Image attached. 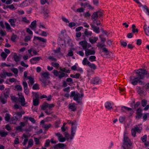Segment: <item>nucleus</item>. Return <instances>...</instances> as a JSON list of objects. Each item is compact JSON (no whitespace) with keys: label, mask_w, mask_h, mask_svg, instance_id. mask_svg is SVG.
<instances>
[{"label":"nucleus","mask_w":149,"mask_h":149,"mask_svg":"<svg viewBox=\"0 0 149 149\" xmlns=\"http://www.w3.org/2000/svg\"><path fill=\"white\" fill-rule=\"evenodd\" d=\"M96 57L95 56L93 55L89 57L88 60L89 61L92 62L95 61H96Z\"/></svg>","instance_id":"nucleus-44"},{"label":"nucleus","mask_w":149,"mask_h":149,"mask_svg":"<svg viewBox=\"0 0 149 149\" xmlns=\"http://www.w3.org/2000/svg\"><path fill=\"white\" fill-rule=\"evenodd\" d=\"M25 113V112L24 111H22L20 112L18 111L16 112V114L19 117L21 118L22 117V115L24 114Z\"/></svg>","instance_id":"nucleus-42"},{"label":"nucleus","mask_w":149,"mask_h":149,"mask_svg":"<svg viewBox=\"0 0 149 149\" xmlns=\"http://www.w3.org/2000/svg\"><path fill=\"white\" fill-rule=\"evenodd\" d=\"M52 126V125L50 124H44L42 125V127L45 128V130H47L49 128H50Z\"/></svg>","instance_id":"nucleus-32"},{"label":"nucleus","mask_w":149,"mask_h":149,"mask_svg":"<svg viewBox=\"0 0 149 149\" xmlns=\"http://www.w3.org/2000/svg\"><path fill=\"white\" fill-rule=\"evenodd\" d=\"M87 30V29H86L85 30V31L84 32V35L88 37L91 36L92 34V32L91 31H88Z\"/></svg>","instance_id":"nucleus-37"},{"label":"nucleus","mask_w":149,"mask_h":149,"mask_svg":"<svg viewBox=\"0 0 149 149\" xmlns=\"http://www.w3.org/2000/svg\"><path fill=\"white\" fill-rule=\"evenodd\" d=\"M17 37V35L13 34L11 36V39L12 41L15 42L16 41Z\"/></svg>","instance_id":"nucleus-50"},{"label":"nucleus","mask_w":149,"mask_h":149,"mask_svg":"<svg viewBox=\"0 0 149 149\" xmlns=\"http://www.w3.org/2000/svg\"><path fill=\"white\" fill-rule=\"evenodd\" d=\"M76 127H72L71 128V136H74L76 132Z\"/></svg>","instance_id":"nucleus-38"},{"label":"nucleus","mask_w":149,"mask_h":149,"mask_svg":"<svg viewBox=\"0 0 149 149\" xmlns=\"http://www.w3.org/2000/svg\"><path fill=\"white\" fill-rule=\"evenodd\" d=\"M41 59V57L38 56L32 58L30 60V61L32 64H33L34 63L32 62L33 61H38Z\"/></svg>","instance_id":"nucleus-30"},{"label":"nucleus","mask_w":149,"mask_h":149,"mask_svg":"<svg viewBox=\"0 0 149 149\" xmlns=\"http://www.w3.org/2000/svg\"><path fill=\"white\" fill-rule=\"evenodd\" d=\"M89 62H90L88 61L87 59L86 58H84L83 59L82 61V63L84 65H85L86 64L88 65Z\"/></svg>","instance_id":"nucleus-43"},{"label":"nucleus","mask_w":149,"mask_h":149,"mask_svg":"<svg viewBox=\"0 0 149 149\" xmlns=\"http://www.w3.org/2000/svg\"><path fill=\"white\" fill-rule=\"evenodd\" d=\"M11 70L14 73L15 77L18 76V70L17 69L15 68H12L11 69Z\"/></svg>","instance_id":"nucleus-36"},{"label":"nucleus","mask_w":149,"mask_h":149,"mask_svg":"<svg viewBox=\"0 0 149 149\" xmlns=\"http://www.w3.org/2000/svg\"><path fill=\"white\" fill-rule=\"evenodd\" d=\"M8 132H2L0 131V135L1 137H4L7 135Z\"/></svg>","instance_id":"nucleus-45"},{"label":"nucleus","mask_w":149,"mask_h":149,"mask_svg":"<svg viewBox=\"0 0 149 149\" xmlns=\"http://www.w3.org/2000/svg\"><path fill=\"white\" fill-rule=\"evenodd\" d=\"M10 115L9 113H6L5 115L4 119L6 121L9 122L10 119Z\"/></svg>","instance_id":"nucleus-34"},{"label":"nucleus","mask_w":149,"mask_h":149,"mask_svg":"<svg viewBox=\"0 0 149 149\" xmlns=\"http://www.w3.org/2000/svg\"><path fill=\"white\" fill-rule=\"evenodd\" d=\"M48 59L50 60L55 62H56L57 61V59L55 58L54 57L51 56H49Z\"/></svg>","instance_id":"nucleus-58"},{"label":"nucleus","mask_w":149,"mask_h":149,"mask_svg":"<svg viewBox=\"0 0 149 149\" xmlns=\"http://www.w3.org/2000/svg\"><path fill=\"white\" fill-rule=\"evenodd\" d=\"M98 38L95 37H92L91 38H90L89 40L90 42L92 44H93L96 42Z\"/></svg>","instance_id":"nucleus-20"},{"label":"nucleus","mask_w":149,"mask_h":149,"mask_svg":"<svg viewBox=\"0 0 149 149\" xmlns=\"http://www.w3.org/2000/svg\"><path fill=\"white\" fill-rule=\"evenodd\" d=\"M61 48L60 47H59L57 49L54 50V52L55 53H59L60 54L62 55V54L61 53Z\"/></svg>","instance_id":"nucleus-60"},{"label":"nucleus","mask_w":149,"mask_h":149,"mask_svg":"<svg viewBox=\"0 0 149 149\" xmlns=\"http://www.w3.org/2000/svg\"><path fill=\"white\" fill-rule=\"evenodd\" d=\"M29 27L31 28L32 30H35L36 27V21L35 20L33 21L29 26Z\"/></svg>","instance_id":"nucleus-22"},{"label":"nucleus","mask_w":149,"mask_h":149,"mask_svg":"<svg viewBox=\"0 0 149 149\" xmlns=\"http://www.w3.org/2000/svg\"><path fill=\"white\" fill-rule=\"evenodd\" d=\"M95 53V51L94 50L86 49L85 50V54L86 56L91 55H94Z\"/></svg>","instance_id":"nucleus-11"},{"label":"nucleus","mask_w":149,"mask_h":149,"mask_svg":"<svg viewBox=\"0 0 149 149\" xmlns=\"http://www.w3.org/2000/svg\"><path fill=\"white\" fill-rule=\"evenodd\" d=\"M124 109L128 111L127 113H129L130 116H131L133 113V111L131 108L125 106H123L121 109L122 111L123 112H126Z\"/></svg>","instance_id":"nucleus-10"},{"label":"nucleus","mask_w":149,"mask_h":149,"mask_svg":"<svg viewBox=\"0 0 149 149\" xmlns=\"http://www.w3.org/2000/svg\"><path fill=\"white\" fill-rule=\"evenodd\" d=\"M142 129V128L141 127H139L137 125H136L133 128L131 129L132 135L134 137H136V132L140 133L141 132Z\"/></svg>","instance_id":"nucleus-4"},{"label":"nucleus","mask_w":149,"mask_h":149,"mask_svg":"<svg viewBox=\"0 0 149 149\" xmlns=\"http://www.w3.org/2000/svg\"><path fill=\"white\" fill-rule=\"evenodd\" d=\"M104 106L107 110H110L112 109V106L111 103L109 102H106L105 103Z\"/></svg>","instance_id":"nucleus-16"},{"label":"nucleus","mask_w":149,"mask_h":149,"mask_svg":"<svg viewBox=\"0 0 149 149\" xmlns=\"http://www.w3.org/2000/svg\"><path fill=\"white\" fill-rule=\"evenodd\" d=\"M79 44L82 47L83 49L85 50L87 49V42L86 40L82 41L79 42Z\"/></svg>","instance_id":"nucleus-14"},{"label":"nucleus","mask_w":149,"mask_h":149,"mask_svg":"<svg viewBox=\"0 0 149 149\" xmlns=\"http://www.w3.org/2000/svg\"><path fill=\"white\" fill-rule=\"evenodd\" d=\"M35 99H33V104L34 106H37L39 104V101L38 99V97L36 95H35Z\"/></svg>","instance_id":"nucleus-18"},{"label":"nucleus","mask_w":149,"mask_h":149,"mask_svg":"<svg viewBox=\"0 0 149 149\" xmlns=\"http://www.w3.org/2000/svg\"><path fill=\"white\" fill-rule=\"evenodd\" d=\"M50 141L49 139H47L46 141V142L45 144V147H47L49 146V143Z\"/></svg>","instance_id":"nucleus-52"},{"label":"nucleus","mask_w":149,"mask_h":149,"mask_svg":"<svg viewBox=\"0 0 149 149\" xmlns=\"http://www.w3.org/2000/svg\"><path fill=\"white\" fill-rule=\"evenodd\" d=\"M132 143L129 138L124 134L123 138V144L122 146L124 149H130Z\"/></svg>","instance_id":"nucleus-3"},{"label":"nucleus","mask_w":149,"mask_h":149,"mask_svg":"<svg viewBox=\"0 0 149 149\" xmlns=\"http://www.w3.org/2000/svg\"><path fill=\"white\" fill-rule=\"evenodd\" d=\"M141 139L143 142H146L147 140L146 135H145L143 136L141 138Z\"/></svg>","instance_id":"nucleus-55"},{"label":"nucleus","mask_w":149,"mask_h":149,"mask_svg":"<svg viewBox=\"0 0 149 149\" xmlns=\"http://www.w3.org/2000/svg\"><path fill=\"white\" fill-rule=\"evenodd\" d=\"M103 13L101 10H99L93 13L92 15V18L95 19L100 18L103 16Z\"/></svg>","instance_id":"nucleus-8"},{"label":"nucleus","mask_w":149,"mask_h":149,"mask_svg":"<svg viewBox=\"0 0 149 149\" xmlns=\"http://www.w3.org/2000/svg\"><path fill=\"white\" fill-rule=\"evenodd\" d=\"M52 65L55 68H58L59 66V64L57 63L52 62Z\"/></svg>","instance_id":"nucleus-57"},{"label":"nucleus","mask_w":149,"mask_h":149,"mask_svg":"<svg viewBox=\"0 0 149 149\" xmlns=\"http://www.w3.org/2000/svg\"><path fill=\"white\" fill-rule=\"evenodd\" d=\"M1 56L3 58L5 59L7 56V55L5 52H3L1 53Z\"/></svg>","instance_id":"nucleus-59"},{"label":"nucleus","mask_w":149,"mask_h":149,"mask_svg":"<svg viewBox=\"0 0 149 149\" xmlns=\"http://www.w3.org/2000/svg\"><path fill=\"white\" fill-rule=\"evenodd\" d=\"M17 19L14 18L8 19V22L10 23V25L14 27L16 26L15 23Z\"/></svg>","instance_id":"nucleus-15"},{"label":"nucleus","mask_w":149,"mask_h":149,"mask_svg":"<svg viewBox=\"0 0 149 149\" xmlns=\"http://www.w3.org/2000/svg\"><path fill=\"white\" fill-rule=\"evenodd\" d=\"M39 9L38 11V13H40L43 14V15L46 17H48V14L49 13V11L47 9H45L44 7L40 6L39 7Z\"/></svg>","instance_id":"nucleus-6"},{"label":"nucleus","mask_w":149,"mask_h":149,"mask_svg":"<svg viewBox=\"0 0 149 149\" xmlns=\"http://www.w3.org/2000/svg\"><path fill=\"white\" fill-rule=\"evenodd\" d=\"M26 31L30 34V36H32L33 33L32 31L29 28H26Z\"/></svg>","instance_id":"nucleus-62"},{"label":"nucleus","mask_w":149,"mask_h":149,"mask_svg":"<svg viewBox=\"0 0 149 149\" xmlns=\"http://www.w3.org/2000/svg\"><path fill=\"white\" fill-rule=\"evenodd\" d=\"M68 109L71 111H75L77 108L76 104L74 103H72L70 104L68 106Z\"/></svg>","instance_id":"nucleus-13"},{"label":"nucleus","mask_w":149,"mask_h":149,"mask_svg":"<svg viewBox=\"0 0 149 149\" xmlns=\"http://www.w3.org/2000/svg\"><path fill=\"white\" fill-rule=\"evenodd\" d=\"M34 39H36L40 42L44 43H46L47 42V40L46 39L39 37L35 36L34 37Z\"/></svg>","instance_id":"nucleus-19"},{"label":"nucleus","mask_w":149,"mask_h":149,"mask_svg":"<svg viewBox=\"0 0 149 149\" xmlns=\"http://www.w3.org/2000/svg\"><path fill=\"white\" fill-rule=\"evenodd\" d=\"M76 25V24L74 22H70L69 23L68 26L70 28Z\"/></svg>","instance_id":"nucleus-64"},{"label":"nucleus","mask_w":149,"mask_h":149,"mask_svg":"<svg viewBox=\"0 0 149 149\" xmlns=\"http://www.w3.org/2000/svg\"><path fill=\"white\" fill-rule=\"evenodd\" d=\"M56 134L58 137V139L60 142H63L65 141V138L63 137V135L59 133H57Z\"/></svg>","instance_id":"nucleus-12"},{"label":"nucleus","mask_w":149,"mask_h":149,"mask_svg":"<svg viewBox=\"0 0 149 149\" xmlns=\"http://www.w3.org/2000/svg\"><path fill=\"white\" fill-rule=\"evenodd\" d=\"M91 19L93 21V23L96 24L97 25H99L100 24V22L99 20H97V18L95 19H93L92 18V16H91Z\"/></svg>","instance_id":"nucleus-40"},{"label":"nucleus","mask_w":149,"mask_h":149,"mask_svg":"<svg viewBox=\"0 0 149 149\" xmlns=\"http://www.w3.org/2000/svg\"><path fill=\"white\" fill-rule=\"evenodd\" d=\"M47 107H48V104L46 102L43 103L41 106V109L43 110H45Z\"/></svg>","instance_id":"nucleus-46"},{"label":"nucleus","mask_w":149,"mask_h":149,"mask_svg":"<svg viewBox=\"0 0 149 149\" xmlns=\"http://www.w3.org/2000/svg\"><path fill=\"white\" fill-rule=\"evenodd\" d=\"M33 90H38L39 89V85L38 84H34L32 87Z\"/></svg>","instance_id":"nucleus-53"},{"label":"nucleus","mask_w":149,"mask_h":149,"mask_svg":"<svg viewBox=\"0 0 149 149\" xmlns=\"http://www.w3.org/2000/svg\"><path fill=\"white\" fill-rule=\"evenodd\" d=\"M92 82L93 84H98L99 83L101 82V81L99 78L98 77H95L92 81Z\"/></svg>","instance_id":"nucleus-17"},{"label":"nucleus","mask_w":149,"mask_h":149,"mask_svg":"<svg viewBox=\"0 0 149 149\" xmlns=\"http://www.w3.org/2000/svg\"><path fill=\"white\" fill-rule=\"evenodd\" d=\"M147 103V101L145 99L141 101V105L143 107L146 106Z\"/></svg>","instance_id":"nucleus-51"},{"label":"nucleus","mask_w":149,"mask_h":149,"mask_svg":"<svg viewBox=\"0 0 149 149\" xmlns=\"http://www.w3.org/2000/svg\"><path fill=\"white\" fill-rule=\"evenodd\" d=\"M0 34L2 36H6V31H3L2 29L0 30Z\"/></svg>","instance_id":"nucleus-56"},{"label":"nucleus","mask_w":149,"mask_h":149,"mask_svg":"<svg viewBox=\"0 0 149 149\" xmlns=\"http://www.w3.org/2000/svg\"><path fill=\"white\" fill-rule=\"evenodd\" d=\"M23 136L24 137V142L22 143V144L24 146L26 145L28 141V136L27 135H26L25 134H24L23 135Z\"/></svg>","instance_id":"nucleus-25"},{"label":"nucleus","mask_w":149,"mask_h":149,"mask_svg":"<svg viewBox=\"0 0 149 149\" xmlns=\"http://www.w3.org/2000/svg\"><path fill=\"white\" fill-rule=\"evenodd\" d=\"M40 75L42 78L41 81L43 83L45 82V80L48 79L49 77V74L47 72H42L40 73Z\"/></svg>","instance_id":"nucleus-9"},{"label":"nucleus","mask_w":149,"mask_h":149,"mask_svg":"<svg viewBox=\"0 0 149 149\" xmlns=\"http://www.w3.org/2000/svg\"><path fill=\"white\" fill-rule=\"evenodd\" d=\"M68 52L67 55L70 56H72L73 55V52L72 49H70L68 50Z\"/></svg>","instance_id":"nucleus-61"},{"label":"nucleus","mask_w":149,"mask_h":149,"mask_svg":"<svg viewBox=\"0 0 149 149\" xmlns=\"http://www.w3.org/2000/svg\"><path fill=\"white\" fill-rule=\"evenodd\" d=\"M84 94L83 93L80 94L79 93L75 91H73L71 92V94L70 95V97H73V99L78 103H80L81 102L82 97H83Z\"/></svg>","instance_id":"nucleus-2"},{"label":"nucleus","mask_w":149,"mask_h":149,"mask_svg":"<svg viewBox=\"0 0 149 149\" xmlns=\"http://www.w3.org/2000/svg\"><path fill=\"white\" fill-rule=\"evenodd\" d=\"M6 72L3 71L0 73V77L2 78H5L6 77Z\"/></svg>","instance_id":"nucleus-47"},{"label":"nucleus","mask_w":149,"mask_h":149,"mask_svg":"<svg viewBox=\"0 0 149 149\" xmlns=\"http://www.w3.org/2000/svg\"><path fill=\"white\" fill-rule=\"evenodd\" d=\"M17 120L18 118L16 117H13L11 118L9 122L11 124H15L16 123Z\"/></svg>","instance_id":"nucleus-21"},{"label":"nucleus","mask_w":149,"mask_h":149,"mask_svg":"<svg viewBox=\"0 0 149 149\" xmlns=\"http://www.w3.org/2000/svg\"><path fill=\"white\" fill-rule=\"evenodd\" d=\"M10 98L11 100L14 102H17L18 101L20 102V100L19 99V98L15 96H11Z\"/></svg>","instance_id":"nucleus-35"},{"label":"nucleus","mask_w":149,"mask_h":149,"mask_svg":"<svg viewBox=\"0 0 149 149\" xmlns=\"http://www.w3.org/2000/svg\"><path fill=\"white\" fill-rule=\"evenodd\" d=\"M27 79L29 80V81H28L29 85L30 84L32 85L34 83V78L31 76H28L27 77Z\"/></svg>","instance_id":"nucleus-28"},{"label":"nucleus","mask_w":149,"mask_h":149,"mask_svg":"<svg viewBox=\"0 0 149 149\" xmlns=\"http://www.w3.org/2000/svg\"><path fill=\"white\" fill-rule=\"evenodd\" d=\"M6 28L9 32H12L13 31V29L11 28L10 24L7 22L5 23Z\"/></svg>","instance_id":"nucleus-23"},{"label":"nucleus","mask_w":149,"mask_h":149,"mask_svg":"<svg viewBox=\"0 0 149 149\" xmlns=\"http://www.w3.org/2000/svg\"><path fill=\"white\" fill-rule=\"evenodd\" d=\"M139 88L138 91V93L141 95L142 94H143V93H144V91L142 90L140 87H139Z\"/></svg>","instance_id":"nucleus-63"},{"label":"nucleus","mask_w":149,"mask_h":149,"mask_svg":"<svg viewBox=\"0 0 149 149\" xmlns=\"http://www.w3.org/2000/svg\"><path fill=\"white\" fill-rule=\"evenodd\" d=\"M22 21L27 24H29L30 22V21L27 19L26 17H22Z\"/></svg>","instance_id":"nucleus-48"},{"label":"nucleus","mask_w":149,"mask_h":149,"mask_svg":"<svg viewBox=\"0 0 149 149\" xmlns=\"http://www.w3.org/2000/svg\"><path fill=\"white\" fill-rule=\"evenodd\" d=\"M10 89L9 88H6L4 91L3 96L9 97L10 93Z\"/></svg>","instance_id":"nucleus-29"},{"label":"nucleus","mask_w":149,"mask_h":149,"mask_svg":"<svg viewBox=\"0 0 149 149\" xmlns=\"http://www.w3.org/2000/svg\"><path fill=\"white\" fill-rule=\"evenodd\" d=\"M24 119L26 120V119H28L32 123H35L36 122L35 120L33 118L29 117H24Z\"/></svg>","instance_id":"nucleus-33"},{"label":"nucleus","mask_w":149,"mask_h":149,"mask_svg":"<svg viewBox=\"0 0 149 149\" xmlns=\"http://www.w3.org/2000/svg\"><path fill=\"white\" fill-rule=\"evenodd\" d=\"M17 95L19 96V99L20 100V102L21 103V105L22 106H25L26 103L25 102V100L24 97L22 95L21 93H19L17 94Z\"/></svg>","instance_id":"nucleus-7"},{"label":"nucleus","mask_w":149,"mask_h":149,"mask_svg":"<svg viewBox=\"0 0 149 149\" xmlns=\"http://www.w3.org/2000/svg\"><path fill=\"white\" fill-rule=\"evenodd\" d=\"M13 58L14 59V60L16 62H18L20 60V57L19 56H18L16 54L14 55Z\"/></svg>","instance_id":"nucleus-49"},{"label":"nucleus","mask_w":149,"mask_h":149,"mask_svg":"<svg viewBox=\"0 0 149 149\" xmlns=\"http://www.w3.org/2000/svg\"><path fill=\"white\" fill-rule=\"evenodd\" d=\"M143 29L145 34L148 36H149V26L147 27L146 24H145L143 26Z\"/></svg>","instance_id":"nucleus-27"},{"label":"nucleus","mask_w":149,"mask_h":149,"mask_svg":"<svg viewBox=\"0 0 149 149\" xmlns=\"http://www.w3.org/2000/svg\"><path fill=\"white\" fill-rule=\"evenodd\" d=\"M33 145V141L32 139H30L28 142V145L26 148L28 149L31 147Z\"/></svg>","instance_id":"nucleus-39"},{"label":"nucleus","mask_w":149,"mask_h":149,"mask_svg":"<svg viewBox=\"0 0 149 149\" xmlns=\"http://www.w3.org/2000/svg\"><path fill=\"white\" fill-rule=\"evenodd\" d=\"M15 88L18 90L20 91H22V86L20 85H16L15 86Z\"/></svg>","instance_id":"nucleus-54"},{"label":"nucleus","mask_w":149,"mask_h":149,"mask_svg":"<svg viewBox=\"0 0 149 149\" xmlns=\"http://www.w3.org/2000/svg\"><path fill=\"white\" fill-rule=\"evenodd\" d=\"M137 75L136 77L134 76H131L130 77V80L134 81L137 79H143L144 78V75L148 74L147 72L145 69H139L134 70Z\"/></svg>","instance_id":"nucleus-1"},{"label":"nucleus","mask_w":149,"mask_h":149,"mask_svg":"<svg viewBox=\"0 0 149 149\" xmlns=\"http://www.w3.org/2000/svg\"><path fill=\"white\" fill-rule=\"evenodd\" d=\"M88 65L91 68L94 70L96 68V66L93 63H91L90 62L88 63Z\"/></svg>","instance_id":"nucleus-41"},{"label":"nucleus","mask_w":149,"mask_h":149,"mask_svg":"<svg viewBox=\"0 0 149 149\" xmlns=\"http://www.w3.org/2000/svg\"><path fill=\"white\" fill-rule=\"evenodd\" d=\"M53 73L55 76L58 77L60 79H61L63 77H66L68 76L67 74L60 71H58L57 70H54Z\"/></svg>","instance_id":"nucleus-5"},{"label":"nucleus","mask_w":149,"mask_h":149,"mask_svg":"<svg viewBox=\"0 0 149 149\" xmlns=\"http://www.w3.org/2000/svg\"><path fill=\"white\" fill-rule=\"evenodd\" d=\"M32 37V36L27 35L25 36L24 40L26 42H28L29 41H30Z\"/></svg>","instance_id":"nucleus-31"},{"label":"nucleus","mask_w":149,"mask_h":149,"mask_svg":"<svg viewBox=\"0 0 149 149\" xmlns=\"http://www.w3.org/2000/svg\"><path fill=\"white\" fill-rule=\"evenodd\" d=\"M8 97L4 96H1L0 97L1 102L3 104H4L7 103V98Z\"/></svg>","instance_id":"nucleus-24"},{"label":"nucleus","mask_w":149,"mask_h":149,"mask_svg":"<svg viewBox=\"0 0 149 149\" xmlns=\"http://www.w3.org/2000/svg\"><path fill=\"white\" fill-rule=\"evenodd\" d=\"M91 27L93 28L94 31L96 33H100V31L99 27H97L93 24L91 25Z\"/></svg>","instance_id":"nucleus-26"}]
</instances>
